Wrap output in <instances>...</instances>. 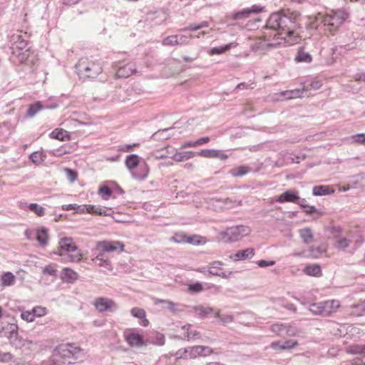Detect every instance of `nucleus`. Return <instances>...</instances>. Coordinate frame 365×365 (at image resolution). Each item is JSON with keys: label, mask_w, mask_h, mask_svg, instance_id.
Masks as SVG:
<instances>
[{"label": "nucleus", "mask_w": 365, "mask_h": 365, "mask_svg": "<svg viewBox=\"0 0 365 365\" xmlns=\"http://www.w3.org/2000/svg\"><path fill=\"white\" fill-rule=\"evenodd\" d=\"M131 315L134 317L142 319L140 324L143 327H147L149 324L148 320L145 317V312L143 309L134 307L130 310Z\"/></svg>", "instance_id": "obj_22"}, {"label": "nucleus", "mask_w": 365, "mask_h": 365, "mask_svg": "<svg viewBox=\"0 0 365 365\" xmlns=\"http://www.w3.org/2000/svg\"><path fill=\"white\" fill-rule=\"evenodd\" d=\"M304 272L309 276L318 277L322 274L321 267L318 264L307 266L304 269Z\"/></svg>", "instance_id": "obj_38"}, {"label": "nucleus", "mask_w": 365, "mask_h": 365, "mask_svg": "<svg viewBox=\"0 0 365 365\" xmlns=\"http://www.w3.org/2000/svg\"><path fill=\"white\" fill-rule=\"evenodd\" d=\"M210 26L209 22L204 21L200 23L199 24H190L187 27L183 29V31H197L201 29L202 28H207Z\"/></svg>", "instance_id": "obj_46"}, {"label": "nucleus", "mask_w": 365, "mask_h": 365, "mask_svg": "<svg viewBox=\"0 0 365 365\" xmlns=\"http://www.w3.org/2000/svg\"><path fill=\"white\" fill-rule=\"evenodd\" d=\"M290 328V325H284L283 324H274L270 327V330L278 335H292L293 333H291V331H289Z\"/></svg>", "instance_id": "obj_21"}, {"label": "nucleus", "mask_w": 365, "mask_h": 365, "mask_svg": "<svg viewBox=\"0 0 365 365\" xmlns=\"http://www.w3.org/2000/svg\"><path fill=\"white\" fill-rule=\"evenodd\" d=\"M255 255V250L253 248H247L243 250H238L234 255H230V259L234 261L245 260L251 259Z\"/></svg>", "instance_id": "obj_16"}, {"label": "nucleus", "mask_w": 365, "mask_h": 365, "mask_svg": "<svg viewBox=\"0 0 365 365\" xmlns=\"http://www.w3.org/2000/svg\"><path fill=\"white\" fill-rule=\"evenodd\" d=\"M66 171L67 173L68 178L70 180V181H71V182L75 181L77 178L76 172L74 170H72L69 168H66Z\"/></svg>", "instance_id": "obj_62"}, {"label": "nucleus", "mask_w": 365, "mask_h": 365, "mask_svg": "<svg viewBox=\"0 0 365 365\" xmlns=\"http://www.w3.org/2000/svg\"><path fill=\"white\" fill-rule=\"evenodd\" d=\"M125 164L133 178L143 180L148 177V165L145 162L140 163L138 155L135 154L128 155L125 160Z\"/></svg>", "instance_id": "obj_5"}, {"label": "nucleus", "mask_w": 365, "mask_h": 365, "mask_svg": "<svg viewBox=\"0 0 365 365\" xmlns=\"http://www.w3.org/2000/svg\"><path fill=\"white\" fill-rule=\"evenodd\" d=\"M99 247H101L103 252H113L117 250H120V251L123 250L124 245L120 241L115 242H103L99 244Z\"/></svg>", "instance_id": "obj_17"}, {"label": "nucleus", "mask_w": 365, "mask_h": 365, "mask_svg": "<svg viewBox=\"0 0 365 365\" xmlns=\"http://www.w3.org/2000/svg\"><path fill=\"white\" fill-rule=\"evenodd\" d=\"M365 312V299L358 304H353L351 306V311L350 314L356 317H360L363 315Z\"/></svg>", "instance_id": "obj_35"}, {"label": "nucleus", "mask_w": 365, "mask_h": 365, "mask_svg": "<svg viewBox=\"0 0 365 365\" xmlns=\"http://www.w3.org/2000/svg\"><path fill=\"white\" fill-rule=\"evenodd\" d=\"M13 327L14 328L11 330L9 339L12 344H14L16 346H20L22 345L21 339L19 338L18 332L15 329H16V327L14 325H11V327Z\"/></svg>", "instance_id": "obj_37"}, {"label": "nucleus", "mask_w": 365, "mask_h": 365, "mask_svg": "<svg viewBox=\"0 0 365 365\" xmlns=\"http://www.w3.org/2000/svg\"><path fill=\"white\" fill-rule=\"evenodd\" d=\"M98 193L101 194L104 200H108L112 195L111 189L107 185L100 187Z\"/></svg>", "instance_id": "obj_48"}, {"label": "nucleus", "mask_w": 365, "mask_h": 365, "mask_svg": "<svg viewBox=\"0 0 365 365\" xmlns=\"http://www.w3.org/2000/svg\"><path fill=\"white\" fill-rule=\"evenodd\" d=\"M46 155L41 152L36 151L29 155L30 160L34 163H38L45 160Z\"/></svg>", "instance_id": "obj_43"}, {"label": "nucleus", "mask_w": 365, "mask_h": 365, "mask_svg": "<svg viewBox=\"0 0 365 365\" xmlns=\"http://www.w3.org/2000/svg\"><path fill=\"white\" fill-rule=\"evenodd\" d=\"M353 142L357 144L365 145V134L359 133L351 136Z\"/></svg>", "instance_id": "obj_52"}, {"label": "nucleus", "mask_w": 365, "mask_h": 365, "mask_svg": "<svg viewBox=\"0 0 365 365\" xmlns=\"http://www.w3.org/2000/svg\"><path fill=\"white\" fill-rule=\"evenodd\" d=\"M79 76L84 78H96L103 71L99 61H91L86 58H81L76 65Z\"/></svg>", "instance_id": "obj_6"}, {"label": "nucleus", "mask_w": 365, "mask_h": 365, "mask_svg": "<svg viewBox=\"0 0 365 365\" xmlns=\"http://www.w3.org/2000/svg\"><path fill=\"white\" fill-rule=\"evenodd\" d=\"M155 304H165L167 309L170 310L173 313H178L183 311V305L179 304H175L173 302L167 299H161L155 298L153 301Z\"/></svg>", "instance_id": "obj_15"}, {"label": "nucleus", "mask_w": 365, "mask_h": 365, "mask_svg": "<svg viewBox=\"0 0 365 365\" xmlns=\"http://www.w3.org/2000/svg\"><path fill=\"white\" fill-rule=\"evenodd\" d=\"M27 207L38 217H42L45 215V208L37 203H31L27 205Z\"/></svg>", "instance_id": "obj_39"}, {"label": "nucleus", "mask_w": 365, "mask_h": 365, "mask_svg": "<svg viewBox=\"0 0 365 365\" xmlns=\"http://www.w3.org/2000/svg\"><path fill=\"white\" fill-rule=\"evenodd\" d=\"M170 240L177 242V243H182V242H189L191 244H194L195 242L192 240L190 237H187L186 235L183 234H175L174 236H173L170 238Z\"/></svg>", "instance_id": "obj_44"}, {"label": "nucleus", "mask_w": 365, "mask_h": 365, "mask_svg": "<svg viewBox=\"0 0 365 365\" xmlns=\"http://www.w3.org/2000/svg\"><path fill=\"white\" fill-rule=\"evenodd\" d=\"M297 19L298 15L289 10L274 12L267 20L265 28L278 30L274 37L285 45L292 46L301 39Z\"/></svg>", "instance_id": "obj_1"}, {"label": "nucleus", "mask_w": 365, "mask_h": 365, "mask_svg": "<svg viewBox=\"0 0 365 365\" xmlns=\"http://www.w3.org/2000/svg\"><path fill=\"white\" fill-rule=\"evenodd\" d=\"M135 72V65L133 63H128L123 66H120L115 75L117 78H128Z\"/></svg>", "instance_id": "obj_13"}, {"label": "nucleus", "mask_w": 365, "mask_h": 365, "mask_svg": "<svg viewBox=\"0 0 365 365\" xmlns=\"http://www.w3.org/2000/svg\"><path fill=\"white\" fill-rule=\"evenodd\" d=\"M222 263L220 261H215L210 263L208 266V272L215 276L220 270H222Z\"/></svg>", "instance_id": "obj_40"}, {"label": "nucleus", "mask_w": 365, "mask_h": 365, "mask_svg": "<svg viewBox=\"0 0 365 365\" xmlns=\"http://www.w3.org/2000/svg\"><path fill=\"white\" fill-rule=\"evenodd\" d=\"M63 272L62 279L66 282L73 283L78 279V274L77 272L70 268H64Z\"/></svg>", "instance_id": "obj_28"}, {"label": "nucleus", "mask_w": 365, "mask_h": 365, "mask_svg": "<svg viewBox=\"0 0 365 365\" xmlns=\"http://www.w3.org/2000/svg\"><path fill=\"white\" fill-rule=\"evenodd\" d=\"M304 91L302 88H297L290 91H285L281 93V96L285 99H292L302 97Z\"/></svg>", "instance_id": "obj_26"}, {"label": "nucleus", "mask_w": 365, "mask_h": 365, "mask_svg": "<svg viewBox=\"0 0 365 365\" xmlns=\"http://www.w3.org/2000/svg\"><path fill=\"white\" fill-rule=\"evenodd\" d=\"M250 232L249 227L244 225H238L227 228L222 235L225 238L227 242H236L242 239L243 237L247 236Z\"/></svg>", "instance_id": "obj_9"}, {"label": "nucleus", "mask_w": 365, "mask_h": 365, "mask_svg": "<svg viewBox=\"0 0 365 365\" xmlns=\"http://www.w3.org/2000/svg\"><path fill=\"white\" fill-rule=\"evenodd\" d=\"M163 45L164 46H176L178 45V41L176 40V36L172 35L165 38L162 41Z\"/></svg>", "instance_id": "obj_51"}, {"label": "nucleus", "mask_w": 365, "mask_h": 365, "mask_svg": "<svg viewBox=\"0 0 365 365\" xmlns=\"http://www.w3.org/2000/svg\"><path fill=\"white\" fill-rule=\"evenodd\" d=\"M36 240L41 246L47 244L48 233L45 227H42L36 231Z\"/></svg>", "instance_id": "obj_33"}, {"label": "nucleus", "mask_w": 365, "mask_h": 365, "mask_svg": "<svg viewBox=\"0 0 365 365\" xmlns=\"http://www.w3.org/2000/svg\"><path fill=\"white\" fill-rule=\"evenodd\" d=\"M308 252H309L308 256H311L312 257H318V256L322 254V250L319 248V247H317V248H313V247H309V249L308 250Z\"/></svg>", "instance_id": "obj_60"}, {"label": "nucleus", "mask_w": 365, "mask_h": 365, "mask_svg": "<svg viewBox=\"0 0 365 365\" xmlns=\"http://www.w3.org/2000/svg\"><path fill=\"white\" fill-rule=\"evenodd\" d=\"M299 234L305 244H309L314 240V235L311 228L307 227L299 230Z\"/></svg>", "instance_id": "obj_24"}, {"label": "nucleus", "mask_w": 365, "mask_h": 365, "mask_svg": "<svg viewBox=\"0 0 365 365\" xmlns=\"http://www.w3.org/2000/svg\"><path fill=\"white\" fill-rule=\"evenodd\" d=\"M307 214H317V215H322V212L318 210L314 206L309 205L304 210Z\"/></svg>", "instance_id": "obj_63"}, {"label": "nucleus", "mask_w": 365, "mask_h": 365, "mask_svg": "<svg viewBox=\"0 0 365 365\" xmlns=\"http://www.w3.org/2000/svg\"><path fill=\"white\" fill-rule=\"evenodd\" d=\"M126 341L130 346H140L143 344V336L138 333H130L126 336Z\"/></svg>", "instance_id": "obj_23"}, {"label": "nucleus", "mask_w": 365, "mask_h": 365, "mask_svg": "<svg viewBox=\"0 0 365 365\" xmlns=\"http://www.w3.org/2000/svg\"><path fill=\"white\" fill-rule=\"evenodd\" d=\"M349 245V240L346 238H339L335 242L334 246L338 250H344Z\"/></svg>", "instance_id": "obj_49"}, {"label": "nucleus", "mask_w": 365, "mask_h": 365, "mask_svg": "<svg viewBox=\"0 0 365 365\" xmlns=\"http://www.w3.org/2000/svg\"><path fill=\"white\" fill-rule=\"evenodd\" d=\"M216 318L220 319L222 324L226 325L227 324L232 323L234 320V317L232 315H220V312H217L215 314Z\"/></svg>", "instance_id": "obj_47"}, {"label": "nucleus", "mask_w": 365, "mask_h": 365, "mask_svg": "<svg viewBox=\"0 0 365 365\" xmlns=\"http://www.w3.org/2000/svg\"><path fill=\"white\" fill-rule=\"evenodd\" d=\"M303 90L305 91H316L322 86V83L319 80H313L311 82L306 81L302 83Z\"/></svg>", "instance_id": "obj_31"}, {"label": "nucleus", "mask_w": 365, "mask_h": 365, "mask_svg": "<svg viewBox=\"0 0 365 365\" xmlns=\"http://www.w3.org/2000/svg\"><path fill=\"white\" fill-rule=\"evenodd\" d=\"M21 316L22 319H24L28 322L34 321V314L32 313V311L31 312H29V311L24 312L21 313Z\"/></svg>", "instance_id": "obj_57"}, {"label": "nucleus", "mask_w": 365, "mask_h": 365, "mask_svg": "<svg viewBox=\"0 0 365 365\" xmlns=\"http://www.w3.org/2000/svg\"><path fill=\"white\" fill-rule=\"evenodd\" d=\"M232 43L227 44L223 46H218L212 48L210 51V55L222 54L230 49Z\"/></svg>", "instance_id": "obj_45"}, {"label": "nucleus", "mask_w": 365, "mask_h": 365, "mask_svg": "<svg viewBox=\"0 0 365 365\" xmlns=\"http://www.w3.org/2000/svg\"><path fill=\"white\" fill-rule=\"evenodd\" d=\"M195 311L197 312L199 315L202 317L212 313L213 309L210 307H195Z\"/></svg>", "instance_id": "obj_50"}, {"label": "nucleus", "mask_w": 365, "mask_h": 365, "mask_svg": "<svg viewBox=\"0 0 365 365\" xmlns=\"http://www.w3.org/2000/svg\"><path fill=\"white\" fill-rule=\"evenodd\" d=\"M212 349L206 346H195L189 349L188 356L190 358L197 356H206L212 353Z\"/></svg>", "instance_id": "obj_12"}, {"label": "nucleus", "mask_w": 365, "mask_h": 365, "mask_svg": "<svg viewBox=\"0 0 365 365\" xmlns=\"http://www.w3.org/2000/svg\"><path fill=\"white\" fill-rule=\"evenodd\" d=\"M348 14L344 9L329 10L318 19L324 31L334 32L342 25Z\"/></svg>", "instance_id": "obj_3"}, {"label": "nucleus", "mask_w": 365, "mask_h": 365, "mask_svg": "<svg viewBox=\"0 0 365 365\" xmlns=\"http://www.w3.org/2000/svg\"><path fill=\"white\" fill-rule=\"evenodd\" d=\"M250 170V168L247 165H241L233 168L230 170V174L233 177H242Z\"/></svg>", "instance_id": "obj_36"}, {"label": "nucleus", "mask_w": 365, "mask_h": 365, "mask_svg": "<svg viewBox=\"0 0 365 365\" xmlns=\"http://www.w3.org/2000/svg\"><path fill=\"white\" fill-rule=\"evenodd\" d=\"M298 344L297 341L292 339H289L283 343L284 350L291 349L295 347Z\"/></svg>", "instance_id": "obj_56"}, {"label": "nucleus", "mask_w": 365, "mask_h": 365, "mask_svg": "<svg viewBox=\"0 0 365 365\" xmlns=\"http://www.w3.org/2000/svg\"><path fill=\"white\" fill-rule=\"evenodd\" d=\"M351 354H365V345H356L350 349Z\"/></svg>", "instance_id": "obj_54"}, {"label": "nucleus", "mask_w": 365, "mask_h": 365, "mask_svg": "<svg viewBox=\"0 0 365 365\" xmlns=\"http://www.w3.org/2000/svg\"><path fill=\"white\" fill-rule=\"evenodd\" d=\"M202 285L199 282H196L189 285V289L193 292H200L202 290Z\"/></svg>", "instance_id": "obj_59"}, {"label": "nucleus", "mask_w": 365, "mask_h": 365, "mask_svg": "<svg viewBox=\"0 0 365 365\" xmlns=\"http://www.w3.org/2000/svg\"><path fill=\"white\" fill-rule=\"evenodd\" d=\"M32 313L34 314V317H41L46 314V310L45 308L43 307H35L32 309Z\"/></svg>", "instance_id": "obj_58"}, {"label": "nucleus", "mask_w": 365, "mask_h": 365, "mask_svg": "<svg viewBox=\"0 0 365 365\" xmlns=\"http://www.w3.org/2000/svg\"><path fill=\"white\" fill-rule=\"evenodd\" d=\"M192 325L187 324L182 327V329L185 331V337L187 340L195 339L199 337L200 333L197 330H192Z\"/></svg>", "instance_id": "obj_30"}, {"label": "nucleus", "mask_w": 365, "mask_h": 365, "mask_svg": "<svg viewBox=\"0 0 365 365\" xmlns=\"http://www.w3.org/2000/svg\"><path fill=\"white\" fill-rule=\"evenodd\" d=\"M294 61L297 63H311L312 56L308 52L304 51L303 46L298 48L297 53L294 57Z\"/></svg>", "instance_id": "obj_19"}, {"label": "nucleus", "mask_w": 365, "mask_h": 365, "mask_svg": "<svg viewBox=\"0 0 365 365\" xmlns=\"http://www.w3.org/2000/svg\"><path fill=\"white\" fill-rule=\"evenodd\" d=\"M262 10L261 6L253 5L250 8H245L234 13L232 18L234 20H244L249 18L252 14L259 13Z\"/></svg>", "instance_id": "obj_11"}, {"label": "nucleus", "mask_w": 365, "mask_h": 365, "mask_svg": "<svg viewBox=\"0 0 365 365\" xmlns=\"http://www.w3.org/2000/svg\"><path fill=\"white\" fill-rule=\"evenodd\" d=\"M197 155L196 152L194 151H182V152H175L173 156L172 159H173L176 162H183L186 161L189 159L193 158Z\"/></svg>", "instance_id": "obj_20"}, {"label": "nucleus", "mask_w": 365, "mask_h": 365, "mask_svg": "<svg viewBox=\"0 0 365 365\" xmlns=\"http://www.w3.org/2000/svg\"><path fill=\"white\" fill-rule=\"evenodd\" d=\"M198 155L203 158H219L221 160H226L227 155L222 153L221 150L215 149H204L201 150Z\"/></svg>", "instance_id": "obj_14"}, {"label": "nucleus", "mask_w": 365, "mask_h": 365, "mask_svg": "<svg viewBox=\"0 0 365 365\" xmlns=\"http://www.w3.org/2000/svg\"><path fill=\"white\" fill-rule=\"evenodd\" d=\"M298 192L296 190H287L280 195L278 196L277 199L276 200L277 202H279L280 203L283 202H294L296 203V201L298 199Z\"/></svg>", "instance_id": "obj_18"}, {"label": "nucleus", "mask_w": 365, "mask_h": 365, "mask_svg": "<svg viewBox=\"0 0 365 365\" xmlns=\"http://www.w3.org/2000/svg\"><path fill=\"white\" fill-rule=\"evenodd\" d=\"M9 38L12 53L19 56L21 61L25 59L26 58V53L29 50V35L28 33L18 30L15 33L9 35Z\"/></svg>", "instance_id": "obj_4"}, {"label": "nucleus", "mask_w": 365, "mask_h": 365, "mask_svg": "<svg viewBox=\"0 0 365 365\" xmlns=\"http://www.w3.org/2000/svg\"><path fill=\"white\" fill-rule=\"evenodd\" d=\"M257 264L260 267H269V266L274 265L275 264V262L273 260L267 261V260L262 259V260L257 261Z\"/></svg>", "instance_id": "obj_61"}, {"label": "nucleus", "mask_w": 365, "mask_h": 365, "mask_svg": "<svg viewBox=\"0 0 365 365\" xmlns=\"http://www.w3.org/2000/svg\"><path fill=\"white\" fill-rule=\"evenodd\" d=\"M174 127L167 128L164 129L159 130L153 134L152 138L153 140H165L170 137V134H166L168 131L173 130Z\"/></svg>", "instance_id": "obj_34"}, {"label": "nucleus", "mask_w": 365, "mask_h": 365, "mask_svg": "<svg viewBox=\"0 0 365 365\" xmlns=\"http://www.w3.org/2000/svg\"><path fill=\"white\" fill-rule=\"evenodd\" d=\"M12 358V355L9 352L0 353V361L7 362Z\"/></svg>", "instance_id": "obj_64"}, {"label": "nucleus", "mask_w": 365, "mask_h": 365, "mask_svg": "<svg viewBox=\"0 0 365 365\" xmlns=\"http://www.w3.org/2000/svg\"><path fill=\"white\" fill-rule=\"evenodd\" d=\"M43 272L44 274H47L51 275V276H56V274H57V270L54 267V266H53L51 264H49V265L46 266L43 268Z\"/></svg>", "instance_id": "obj_55"}, {"label": "nucleus", "mask_w": 365, "mask_h": 365, "mask_svg": "<svg viewBox=\"0 0 365 365\" xmlns=\"http://www.w3.org/2000/svg\"><path fill=\"white\" fill-rule=\"evenodd\" d=\"M83 351L71 344H61L53 351L50 361L52 365H70L81 359Z\"/></svg>", "instance_id": "obj_2"}, {"label": "nucleus", "mask_w": 365, "mask_h": 365, "mask_svg": "<svg viewBox=\"0 0 365 365\" xmlns=\"http://www.w3.org/2000/svg\"><path fill=\"white\" fill-rule=\"evenodd\" d=\"M59 249L61 252L58 254L65 262H79L81 260L82 254L78 251V247L72 243L70 238H62L59 242Z\"/></svg>", "instance_id": "obj_7"}, {"label": "nucleus", "mask_w": 365, "mask_h": 365, "mask_svg": "<svg viewBox=\"0 0 365 365\" xmlns=\"http://www.w3.org/2000/svg\"><path fill=\"white\" fill-rule=\"evenodd\" d=\"M16 277L11 272H4L1 277V285L2 287L11 286L14 284Z\"/></svg>", "instance_id": "obj_27"}, {"label": "nucleus", "mask_w": 365, "mask_h": 365, "mask_svg": "<svg viewBox=\"0 0 365 365\" xmlns=\"http://www.w3.org/2000/svg\"><path fill=\"white\" fill-rule=\"evenodd\" d=\"M51 138L54 139H58L60 140H66L70 139L69 133L63 129H55L53 130L51 134Z\"/></svg>", "instance_id": "obj_29"}, {"label": "nucleus", "mask_w": 365, "mask_h": 365, "mask_svg": "<svg viewBox=\"0 0 365 365\" xmlns=\"http://www.w3.org/2000/svg\"><path fill=\"white\" fill-rule=\"evenodd\" d=\"M43 105L40 101H37L29 106L25 117L31 118L34 117L40 110L43 109Z\"/></svg>", "instance_id": "obj_25"}, {"label": "nucleus", "mask_w": 365, "mask_h": 365, "mask_svg": "<svg viewBox=\"0 0 365 365\" xmlns=\"http://www.w3.org/2000/svg\"><path fill=\"white\" fill-rule=\"evenodd\" d=\"M217 201L222 202L223 208H225V209H230V208L239 207L242 205V201L232 200L229 197L223 198V199H217Z\"/></svg>", "instance_id": "obj_32"}, {"label": "nucleus", "mask_w": 365, "mask_h": 365, "mask_svg": "<svg viewBox=\"0 0 365 365\" xmlns=\"http://www.w3.org/2000/svg\"><path fill=\"white\" fill-rule=\"evenodd\" d=\"M312 192L314 196H322L330 193L329 187L328 186L324 185L314 187Z\"/></svg>", "instance_id": "obj_41"}, {"label": "nucleus", "mask_w": 365, "mask_h": 365, "mask_svg": "<svg viewBox=\"0 0 365 365\" xmlns=\"http://www.w3.org/2000/svg\"><path fill=\"white\" fill-rule=\"evenodd\" d=\"M150 342L153 344L163 346L165 344V336L163 334L156 332L150 337Z\"/></svg>", "instance_id": "obj_42"}, {"label": "nucleus", "mask_w": 365, "mask_h": 365, "mask_svg": "<svg viewBox=\"0 0 365 365\" xmlns=\"http://www.w3.org/2000/svg\"><path fill=\"white\" fill-rule=\"evenodd\" d=\"M339 306V304L338 301L328 300L312 304L309 308V311L314 315L327 317L334 312Z\"/></svg>", "instance_id": "obj_8"}, {"label": "nucleus", "mask_w": 365, "mask_h": 365, "mask_svg": "<svg viewBox=\"0 0 365 365\" xmlns=\"http://www.w3.org/2000/svg\"><path fill=\"white\" fill-rule=\"evenodd\" d=\"M94 306L100 312H103L106 310L113 311L118 309V306L113 300L106 297H98L96 299Z\"/></svg>", "instance_id": "obj_10"}, {"label": "nucleus", "mask_w": 365, "mask_h": 365, "mask_svg": "<svg viewBox=\"0 0 365 365\" xmlns=\"http://www.w3.org/2000/svg\"><path fill=\"white\" fill-rule=\"evenodd\" d=\"M113 213L111 208L108 207H102L101 206H97V212L96 215H103V216H110Z\"/></svg>", "instance_id": "obj_53"}]
</instances>
